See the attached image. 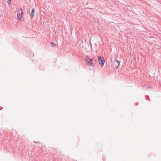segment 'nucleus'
<instances>
[{
	"mask_svg": "<svg viewBox=\"0 0 161 161\" xmlns=\"http://www.w3.org/2000/svg\"><path fill=\"white\" fill-rule=\"evenodd\" d=\"M97 59L98 62L101 66L102 67L103 66L104 64L105 61L103 59V57L102 56H98Z\"/></svg>",
	"mask_w": 161,
	"mask_h": 161,
	"instance_id": "nucleus-1",
	"label": "nucleus"
},
{
	"mask_svg": "<svg viewBox=\"0 0 161 161\" xmlns=\"http://www.w3.org/2000/svg\"><path fill=\"white\" fill-rule=\"evenodd\" d=\"M86 57L87 58L89 59V61H87V63L88 65L92 66L94 65V63H93V61L92 59L90 58L88 56H86Z\"/></svg>",
	"mask_w": 161,
	"mask_h": 161,
	"instance_id": "nucleus-2",
	"label": "nucleus"
},
{
	"mask_svg": "<svg viewBox=\"0 0 161 161\" xmlns=\"http://www.w3.org/2000/svg\"><path fill=\"white\" fill-rule=\"evenodd\" d=\"M22 14H23V12H21V14H20L18 12V13H17V18L19 20H20L21 19V18H22Z\"/></svg>",
	"mask_w": 161,
	"mask_h": 161,
	"instance_id": "nucleus-3",
	"label": "nucleus"
},
{
	"mask_svg": "<svg viewBox=\"0 0 161 161\" xmlns=\"http://www.w3.org/2000/svg\"><path fill=\"white\" fill-rule=\"evenodd\" d=\"M34 12V9L33 8L31 11V14L30 15V17L31 19L33 17Z\"/></svg>",
	"mask_w": 161,
	"mask_h": 161,
	"instance_id": "nucleus-4",
	"label": "nucleus"
},
{
	"mask_svg": "<svg viewBox=\"0 0 161 161\" xmlns=\"http://www.w3.org/2000/svg\"><path fill=\"white\" fill-rule=\"evenodd\" d=\"M115 62H116V63L118 65H117L116 64H115V66H116V69H117L118 67L119 66V65H120V61L118 60H116L115 61Z\"/></svg>",
	"mask_w": 161,
	"mask_h": 161,
	"instance_id": "nucleus-5",
	"label": "nucleus"
},
{
	"mask_svg": "<svg viewBox=\"0 0 161 161\" xmlns=\"http://www.w3.org/2000/svg\"><path fill=\"white\" fill-rule=\"evenodd\" d=\"M50 43L52 47H54L56 46V44L53 42H51Z\"/></svg>",
	"mask_w": 161,
	"mask_h": 161,
	"instance_id": "nucleus-6",
	"label": "nucleus"
},
{
	"mask_svg": "<svg viewBox=\"0 0 161 161\" xmlns=\"http://www.w3.org/2000/svg\"><path fill=\"white\" fill-rule=\"evenodd\" d=\"M11 0H8L7 2L9 4H10L11 2Z\"/></svg>",
	"mask_w": 161,
	"mask_h": 161,
	"instance_id": "nucleus-7",
	"label": "nucleus"
},
{
	"mask_svg": "<svg viewBox=\"0 0 161 161\" xmlns=\"http://www.w3.org/2000/svg\"><path fill=\"white\" fill-rule=\"evenodd\" d=\"M34 142H35V143H38L39 142H35V141H34Z\"/></svg>",
	"mask_w": 161,
	"mask_h": 161,
	"instance_id": "nucleus-8",
	"label": "nucleus"
},
{
	"mask_svg": "<svg viewBox=\"0 0 161 161\" xmlns=\"http://www.w3.org/2000/svg\"><path fill=\"white\" fill-rule=\"evenodd\" d=\"M150 87H150V86H148V87H147V88H150Z\"/></svg>",
	"mask_w": 161,
	"mask_h": 161,
	"instance_id": "nucleus-9",
	"label": "nucleus"
},
{
	"mask_svg": "<svg viewBox=\"0 0 161 161\" xmlns=\"http://www.w3.org/2000/svg\"><path fill=\"white\" fill-rule=\"evenodd\" d=\"M20 9L21 10V11L22 10V9L21 8H20Z\"/></svg>",
	"mask_w": 161,
	"mask_h": 161,
	"instance_id": "nucleus-10",
	"label": "nucleus"
}]
</instances>
